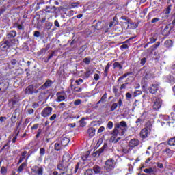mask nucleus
I'll use <instances>...</instances> for the list:
<instances>
[{
    "instance_id": "obj_1",
    "label": "nucleus",
    "mask_w": 175,
    "mask_h": 175,
    "mask_svg": "<svg viewBox=\"0 0 175 175\" xmlns=\"http://www.w3.org/2000/svg\"><path fill=\"white\" fill-rule=\"evenodd\" d=\"M116 166V161L113 159H109L105 161L103 167L104 173H108L107 175H110V172L114 170Z\"/></svg>"
},
{
    "instance_id": "obj_2",
    "label": "nucleus",
    "mask_w": 175,
    "mask_h": 175,
    "mask_svg": "<svg viewBox=\"0 0 175 175\" xmlns=\"http://www.w3.org/2000/svg\"><path fill=\"white\" fill-rule=\"evenodd\" d=\"M16 35L17 32L14 30H12L6 34V36L3 40L8 42L13 46H16V38H16Z\"/></svg>"
},
{
    "instance_id": "obj_3",
    "label": "nucleus",
    "mask_w": 175,
    "mask_h": 175,
    "mask_svg": "<svg viewBox=\"0 0 175 175\" xmlns=\"http://www.w3.org/2000/svg\"><path fill=\"white\" fill-rule=\"evenodd\" d=\"M115 126H116V128H118L121 131L120 136H124L125 135V132L128 131V124L125 121H121L119 123H116Z\"/></svg>"
},
{
    "instance_id": "obj_4",
    "label": "nucleus",
    "mask_w": 175,
    "mask_h": 175,
    "mask_svg": "<svg viewBox=\"0 0 175 175\" xmlns=\"http://www.w3.org/2000/svg\"><path fill=\"white\" fill-rule=\"evenodd\" d=\"M152 102H153L154 110H159L162 106V99L160 98L153 97L152 98Z\"/></svg>"
},
{
    "instance_id": "obj_5",
    "label": "nucleus",
    "mask_w": 175,
    "mask_h": 175,
    "mask_svg": "<svg viewBox=\"0 0 175 175\" xmlns=\"http://www.w3.org/2000/svg\"><path fill=\"white\" fill-rule=\"evenodd\" d=\"M13 46L14 45H12L10 42L3 40V42L0 43V50L1 51H6L7 50H9L10 47H13Z\"/></svg>"
},
{
    "instance_id": "obj_6",
    "label": "nucleus",
    "mask_w": 175,
    "mask_h": 175,
    "mask_svg": "<svg viewBox=\"0 0 175 175\" xmlns=\"http://www.w3.org/2000/svg\"><path fill=\"white\" fill-rule=\"evenodd\" d=\"M68 166H69L68 162L62 160V161L57 165V169L62 171V174H65V172H68Z\"/></svg>"
},
{
    "instance_id": "obj_7",
    "label": "nucleus",
    "mask_w": 175,
    "mask_h": 175,
    "mask_svg": "<svg viewBox=\"0 0 175 175\" xmlns=\"http://www.w3.org/2000/svg\"><path fill=\"white\" fill-rule=\"evenodd\" d=\"M140 144V141L137 138H133L129 140V147H131V150L137 147Z\"/></svg>"
},
{
    "instance_id": "obj_8",
    "label": "nucleus",
    "mask_w": 175,
    "mask_h": 175,
    "mask_svg": "<svg viewBox=\"0 0 175 175\" xmlns=\"http://www.w3.org/2000/svg\"><path fill=\"white\" fill-rule=\"evenodd\" d=\"M53 111V108L51 107H45L41 112V116L42 117H49L51 114V112Z\"/></svg>"
},
{
    "instance_id": "obj_9",
    "label": "nucleus",
    "mask_w": 175,
    "mask_h": 175,
    "mask_svg": "<svg viewBox=\"0 0 175 175\" xmlns=\"http://www.w3.org/2000/svg\"><path fill=\"white\" fill-rule=\"evenodd\" d=\"M159 90V83L152 84L150 88H149V92L150 94H157Z\"/></svg>"
},
{
    "instance_id": "obj_10",
    "label": "nucleus",
    "mask_w": 175,
    "mask_h": 175,
    "mask_svg": "<svg viewBox=\"0 0 175 175\" xmlns=\"http://www.w3.org/2000/svg\"><path fill=\"white\" fill-rule=\"evenodd\" d=\"M107 148V144L105 143L104 145L101 148H100L98 150L96 151L92 154V157H100V154L105 151V149Z\"/></svg>"
},
{
    "instance_id": "obj_11",
    "label": "nucleus",
    "mask_w": 175,
    "mask_h": 175,
    "mask_svg": "<svg viewBox=\"0 0 175 175\" xmlns=\"http://www.w3.org/2000/svg\"><path fill=\"white\" fill-rule=\"evenodd\" d=\"M9 88L8 82H1L0 83V92H6V90Z\"/></svg>"
},
{
    "instance_id": "obj_12",
    "label": "nucleus",
    "mask_w": 175,
    "mask_h": 175,
    "mask_svg": "<svg viewBox=\"0 0 175 175\" xmlns=\"http://www.w3.org/2000/svg\"><path fill=\"white\" fill-rule=\"evenodd\" d=\"M70 142V140L69 139V138L66 137V136L63 135L61 137V144L63 147H66L67 144H69V142Z\"/></svg>"
},
{
    "instance_id": "obj_13",
    "label": "nucleus",
    "mask_w": 175,
    "mask_h": 175,
    "mask_svg": "<svg viewBox=\"0 0 175 175\" xmlns=\"http://www.w3.org/2000/svg\"><path fill=\"white\" fill-rule=\"evenodd\" d=\"M53 85V81L47 79L46 82L40 87L41 90H46V88H49Z\"/></svg>"
},
{
    "instance_id": "obj_14",
    "label": "nucleus",
    "mask_w": 175,
    "mask_h": 175,
    "mask_svg": "<svg viewBox=\"0 0 175 175\" xmlns=\"http://www.w3.org/2000/svg\"><path fill=\"white\" fill-rule=\"evenodd\" d=\"M170 25H166L164 29L162 31L163 36H169L170 35V31H172V28L169 29Z\"/></svg>"
},
{
    "instance_id": "obj_15",
    "label": "nucleus",
    "mask_w": 175,
    "mask_h": 175,
    "mask_svg": "<svg viewBox=\"0 0 175 175\" xmlns=\"http://www.w3.org/2000/svg\"><path fill=\"white\" fill-rule=\"evenodd\" d=\"M93 170L96 174H103L104 171L102 170V168L99 165H94L93 167Z\"/></svg>"
},
{
    "instance_id": "obj_16",
    "label": "nucleus",
    "mask_w": 175,
    "mask_h": 175,
    "mask_svg": "<svg viewBox=\"0 0 175 175\" xmlns=\"http://www.w3.org/2000/svg\"><path fill=\"white\" fill-rule=\"evenodd\" d=\"M148 135V130L146 128L143 129L140 132V137L146 139Z\"/></svg>"
},
{
    "instance_id": "obj_17",
    "label": "nucleus",
    "mask_w": 175,
    "mask_h": 175,
    "mask_svg": "<svg viewBox=\"0 0 175 175\" xmlns=\"http://www.w3.org/2000/svg\"><path fill=\"white\" fill-rule=\"evenodd\" d=\"M44 10L46 13H55V6H46Z\"/></svg>"
},
{
    "instance_id": "obj_18",
    "label": "nucleus",
    "mask_w": 175,
    "mask_h": 175,
    "mask_svg": "<svg viewBox=\"0 0 175 175\" xmlns=\"http://www.w3.org/2000/svg\"><path fill=\"white\" fill-rule=\"evenodd\" d=\"M25 94L28 95H32L33 94V85H30L25 89Z\"/></svg>"
},
{
    "instance_id": "obj_19",
    "label": "nucleus",
    "mask_w": 175,
    "mask_h": 175,
    "mask_svg": "<svg viewBox=\"0 0 175 175\" xmlns=\"http://www.w3.org/2000/svg\"><path fill=\"white\" fill-rule=\"evenodd\" d=\"M72 159V157H70V154L69 153L66 152L62 157V161L64 162H67L68 163L69 161Z\"/></svg>"
},
{
    "instance_id": "obj_20",
    "label": "nucleus",
    "mask_w": 175,
    "mask_h": 175,
    "mask_svg": "<svg viewBox=\"0 0 175 175\" xmlns=\"http://www.w3.org/2000/svg\"><path fill=\"white\" fill-rule=\"evenodd\" d=\"M95 132H96L95 128H93V127H90L88 130V133L90 137H94V136H95Z\"/></svg>"
},
{
    "instance_id": "obj_21",
    "label": "nucleus",
    "mask_w": 175,
    "mask_h": 175,
    "mask_svg": "<svg viewBox=\"0 0 175 175\" xmlns=\"http://www.w3.org/2000/svg\"><path fill=\"white\" fill-rule=\"evenodd\" d=\"M112 135L113 136H121V131H120V129L118 128H117V126L115 125V128L112 131Z\"/></svg>"
},
{
    "instance_id": "obj_22",
    "label": "nucleus",
    "mask_w": 175,
    "mask_h": 175,
    "mask_svg": "<svg viewBox=\"0 0 175 175\" xmlns=\"http://www.w3.org/2000/svg\"><path fill=\"white\" fill-rule=\"evenodd\" d=\"M162 152L163 154H167L168 157H172V155H173L174 152L170 150V148H167L166 149L163 150Z\"/></svg>"
},
{
    "instance_id": "obj_23",
    "label": "nucleus",
    "mask_w": 175,
    "mask_h": 175,
    "mask_svg": "<svg viewBox=\"0 0 175 175\" xmlns=\"http://www.w3.org/2000/svg\"><path fill=\"white\" fill-rule=\"evenodd\" d=\"M57 102H63V100H65V96L62 95V93L59 92L57 93Z\"/></svg>"
},
{
    "instance_id": "obj_24",
    "label": "nucleus",
    "mask_w": 175,
    "mask_h": 175,
    "mask_svg": "<svg viewBox=\"0 0 175 175\" xmlns=\"http://www.w3.org/2000/svg\"><path fill=\"white\" fill-rule=\"evenodd\" d=\"M106 99H107V93H105L103 96L101 97L99 101L96 103V105H99V103H103V102H106Z\"/></svg>"
},
{
    "instance_id": "obj_25",
    "label": "nucleus",
    "mask_w": 175,
    "mask_h": 175,
    "mask_svg": "<svg viewBox=\"0 0 175 175\" xmlns=\"http://www.w3.org/2000/svg\"><path fill=\"white\" fill-rule=\"evenodd\" d=\"M167 80L170 83V84H174L175 77L173 75L167 76Z\"/></svg>"
},
{
    "instance_id": "obj_26",
    "label": "nucleus",
    "mask_w": 175,
    "mask_h": 175,
    "mask_svg": "<svg viewBox=\"0 0 175 175\" xmlns=\"http://www.w3.org/2000/svg\"><path fill=\"white\" fill-rule=\"evenodd\" d=\"M62 144L59 142H57L55 144V151H61V149L62 148Z\"/></svg>"
},
{
    "instance_id": "obj_27",
    "label": "nucleus",
    "mask_w": 175,
    "mask_h": 175,
    "mask_svg": "<svg viewBox=\"0 0 175 175\" xmlns=\"http://www.w3.org/2000/svg\"><path fill=\"white\" fill-rule=\"evenodd\" d=\"M132 151V148L131 147L122 148V152L124 154H129Z\"/></svg>"
},
{
    "instance_id": "obj_28",
    "label": "nucleus",
    "mask_w": 175,
    "mask_h": 175,
    "mask_svg": "<svg viewBox=\"0 0 175 175\" xmlns=\"http://www.w3.org/2000/svg\"><path fill=\"white\" fill-rule=\"evenodd\" d=\"M25 167H27V163H23L18 168V173L23 172Z\"/></svg>"
},
{
    "instance_id": "obj_29",
    "label": "nucleus",
    "mask_w": 175,
    "mask_h": 175,
    "mask_svg": "<svg viewBox=\"0 0 175 175\" xmlns=\"http://www.w3.org/2000/svg\"><path fill=\"white\" fill-rule=\"evenodd\" d=\"M113 68L114 69L121 70L122 69V65H121V64H120L118 62H116L113 63Z\"/></svg>"
},
{
    "instance_id": "obj_30",
    "label": "nucleus",
    "mask_w": 175,
    "mask_h": 175,
    "mask_svg": "<svg viewBox=\"0 0 175 175\" xmlns=\"http://www.w3.org/2000/svg\"><path fill=\"white\" fill-rule=\"evenodd\" d=\"M144 173H148V174H154V169L152 167L146 168L144 170Z\"/></svg>"
},
{
    "instance_id": "obj_31",
    "label": "nucleus",
    "mask_w": 175,
    "mask_h": 175,
    "mask_svg": "<svg viewBox=\"0 0 175 175\" xmlns=\"http://www.w3.org/2000/svg\"><path fill=\"white\" fill-rule=\"evenodd\" d=\"M165 47H172V46H173V41H172L171 40H167L165 42Z\"/></svg>"
},
{
    "instance_id": "obj_32",
    "label": "nucleus",
    "mask_w": 175,
    "mask_h": 175,
    "mask_svg": "<svg viewBox=\"0 0 175 175\" xmlns=\"http://www.w3.org/2000/svg\"><path fill=\"white\" fill-rule=\"evenodd\" d=\"M129 75H131V72H126L122 76L120 77L118 79V83H119V81H122V80H124V79H125V77H127V76H129Z\"/></svg>"
},
{
    "instance_id": "obj_33",
    "label": "nucleus",
    "mask_w": 175,
    "mask_h": 175,
    "mask_svg": "<svg viewBox=\"0 0 175 175\" xmlns=\"http://www.w3.org/2000/svg\"><path fill=\"white\" fill-rule=\"evenodd\" d=\"M144 122V118H143V116H141L138 119H137L135 124H137V126H139V124H143Z\"/></svg>"
},
{
    "instance_id": "obj_34",
    "label": "nucleus",
    "mask_w": 175,
    "mask_h": 175,
    "mask_svg": "<svg viewBox=\"0 0 175 175\" xmlns=\"http://www.w3.org/2000/svg\"><path fill=\"white\" fill-rule=\"evenodd\" d=\"M129 24L131 25V29H136L139 27V23H132L130 21Z\"/></svg>"
},
{
    "instance_id": "obj_35",
    "label": "nucleus",
    "mask_w": 175,
    "mask_h": 175,
    "mask_svg": "<svg viewBox=\"0 0 175 175\" xmlns=\"http://www.w3.org/2000/svg\"><path fill=\"white\" fill-rule=\"evenodd\" d=\"M168 145L169 146H175V137L170 138L168 140Z\"/></svg>"
},
{
    "instance_id": "obj_36",
    "label": "nucleus",
    "mask_w": 175,
    "mask_h": 175,
    "mask_svg": "<svg viewBox=\"0 0 175 175\" xmlns=\"http://www.w3.org/2000/svg\"><path fill=\"white\" fill-rule=\"evenodd\" d=\"M83 91V88L79 87V86H75L73 88L72 92H81Z\"/></svg>"
},
{
    "instance_id": "obj_37",
    "label": "nucleus",
    "mask_w": 175,
    "mask_h": 175,
    "mask_svg": "<svg viewBox=\"0 0 175 175\" xmlns=\"http://www.w3.org/2000/svg\"><path fill=\"white\" fill-rule=\"evenodd\" d=\"M83 62L86 64V65H90V63L91 62V57H88L83 59Z\"/></svg>"
},
{
    "instance_id": "obj_38",
    "label": "nucleus",
    "mask_w": 175,
    "mask_h": 175,
    "mask_svg": "<svg viewBox=\"0 0 175 175\" xmlns=\"http://www.w3.org/2000/svg\"><path fill=\"white\" fill-rule=\"evenodd\" d=\"M149 43L151 44V43H155L157 42V37L155 36H153L152 37H150L149 38Z\"/></svg>"
},
{
    "instance_id": "obj_39",
    "label": "nucleus",
    "mask_w": 175,
    "mask_h": 175,
    "mask_svg": "<svg viewBox=\"0 0 175 175\" xmlns=\"http://www.w3.org/2000/svg\"><path fill=\"white\" fill-rule=\"evenodd\" d=\"M94 172H92V169H88L85 172L84 175H92Z\"/></svg>"
},
{
    "instance_id": "obj_40",
    "label": "nucleus",
    "mask_w": 175,
    "mask_h": 175,
    "mask_svg": "<svg viewBox=\"0 0 175 175\" xmlns=\"http://www.w3.org/2000/svg\"><path fill=\"white\" fill-rule=\"evenodd\" d=\"M117 107H118V104L117 103H113L112 104V105L111 106V111H114V110H116V109H117Z\"/></svg>"
},
{
    "instance_id": "obj_41",
    "label": "nucleus",
    "mask_w": 175,
    "mask_h": 175,
    "mask_svg": "<svg viewBox=\"0 0 175 175\" xmlns=\"http://www.w3.org/2000/svg\"><path fill=\"white\" fill-rule=\"evenodd\" d=\"M91 75H92V71L91 70H87L85 74V77L88 79Z\"/></svg>"
},
{
    "instance_id": "obj_42",
    "label": "nucleus",
    "mask_w": 175,
    "mask_h": 175,
    "mask_svg": "<svg viewBox=\"0 0 175 175\" xmlns=\"http://www.w3.org/2000/svg\"><path fill=\"white\" fill-rule=\"evenodd\" d=\"M46 154V149L44 148H40V155L41 157H43Z\"/></svg>"
},
{
    "instance_id": "obj_43",
    "label": "nucleus",
    "mask_w": 175,
    "mask_h": 175,
    "mask_svg": "<svg viewBox=\"0 0 175 175\" xmlns=\"http://www.w3.org/2000/svg\"><path fill=\"white\" fill-rule=\"evenodd\" d=\"M121 18L122 20H124L125 21H126V24H129V23H131V19L125 16H121Z\"/></svg>"
},
{
    "instance_id": "obj_44",
    "label": "nucleus",
    "mask_w": 175,
    "mask_h": 175,
    "mask_svg": "<svg viewBox=\"0 0 175 175\" xmlns=\"http://www.w3.org/2000/svg\"><path fill=\"white\" fill-rule=\"evenodd\" d=\"M16 111H17L16 109L14 111V113H13L14 116H12L11 117V121H12V122H16V114H17V112H16Z\"/></svg>"
},
{
    "instance_id": "obj_45",
    "label": "nucleus",
    "mask_w": 175,
    "mask_h": 175,
    "mask_svg": "<svg viewBox=\"0 0 175 175\" xmlns=\"http://www.w3.org/2000/svg\"><path fill=\"white\" fill-rule=\"evenodd\" d=\"M160 44H161V42H157V44L152 46V50H157V49H158V47H159Z\"/></svg>"
},
{
    "instance_id": "obj_46",
    "label": "nucleus",
    "mask_w": 175,
    "mask_h": 175,
    "mask_svg": "<svg viewBox=\"0 0 175 175\" xmlns=\"http://www.w3.org/2000/svg\"><path fill=\"white\" fill-rule=\"evenodd\" d=\"M37 174L38 175H43V167H41L37 170Z\"/></svg>"
},
{
    "instance_id": "obj_47",
    "label": "nucleus",
    "mask_w": 175,
    "mask_h": 175,
    "mask_svg": "<svg viewBox=\"0 0 175 175\" xmlns=\"http://www.w3.org/2000/svg\"><path fill=\"white\" fill-rule=\"evenodd\" d=\"M74 105H75V106H79V105H81V99L75 100L74 101Z\"/></svg>"
},
{
    "instance_id": "obj_48",
    "label": "nucleus",
    "mask_w": 175,
    "mask_h": 175,
    "mask_svg": "<svg viewBox=\"0 0 175 175\" xmlns=\"http://www.w3.org/2000/svg\"><path fill=\"white\" fill-rule=\"evenodd\" d=\"M129 83L128 82H126V83L122 84V85L120 86V90H125L126 88V86L129 85Z\"/></svg>"
},
{
    "instance_id": "obj_49",
    "label": "nucleus",
    "mask_w": 175,
    "mask_h": 175,
    "mask_svg": "<svg viewBox=\"0 0 175 175\" xmlns=\"http://www.w3.org/2000/svg\"><path fill=\"white\" fill-rule=\"evenodd\" d=\"M47 51V49H45L44 48H42L40 51H39V55H43L46 54V52Z\"/></svg>"
},
{
    "instance_id": "obj_50",
    "label": "nucleus",
    "mask_w": 175,
    "mask_h": 175,
    "mask_svg": "<svg viewBox=\"0 0 175 175\" xmlns=\"http://www.w3.org/2000/svg\"><path fill=\"white\" fill-rule=\"evenodd\" d=\"M87 50V45H83L79 49L80 53H84Z\"/></svg>"
},
{
    "instance_id": "obj_51",
    "label": "nucleus",
    "mask_w": 175,
    "mask_h": 175,
    "mask_svg": "<svg viewBox=\"0 0 175 175\" xmlns=\"http://www.w3.org/2000/svg\"><path fill=\"white\" fill-rule=\"evenodd\" d=\"M80 126L84 127L86 125V123L84 122V118H83L80 121Z\"/></svg>"
},
{
    "instance_id": "obj_52",
    "label": "nucleus",
    "mask_w": 175,
    "mask_h": 175,
    "mask_svg": "<svg viewBox=\"0 0 175 175\" xmlns=\"http://www.w3.org/2000/svg\"><path fill=\"white\" fill-rule=\"evenodd\" d=\"M27 154V150L22 152L21 157L20 158L23 159V160L25 159V157H26Z\"/></svg>"
},
{
    "instance_id": "obj_53",
    "label": "nucleus",
    "mask_w": 175,
    "mask_h": 175,
    "mask_svg": "<svg viewBox=\"0 0 175 175\" xmlns=\"http://www.w3.org/2000/svg\"><path fill=\"white\" fill-rule=\"evenodd\" d=\"M51 27H53V23L48 22L46 23V27L47 28V29H50Z\"/></svg>"
},
{
    "instance_id": "obj_54",
    "label": "nucleus",
    "mask_w": 175,
    "mask_h": 175,
    "mask_svg": "<svg viewBox=\"0 0 175 175\" xmlns=\"http://www.w3.org/2000/svg\"><path fill=\"white\" fill-rule=\"evenodd\" d=\"M83 81H84L83 80V79L79 78V79L75 81V83H76L77 85H80V83H83Z\"/></svg>"
},
{
    "instance_id": "obj_55",
    "label": "nucleus",
    "mask_w": 175,
    "mask_h": 175,
    "mask_svg": "<svg viewBox=\"0 0 175 175\" xmlns=\"http://www.w3.org/2000/svg\"><path fill=\"white\" fill-rule=\"evenodd\" d=\"M170 10H172V5H168L165 10V14H169L170 13Z\"/></svg>"
},
{
    "instance_id": "obj_56",
    "label": "nucleus",
    "mask_w": 175,
    "mask_h": 175,
    "mask_svg": "<svg viewBox=\"0 0 175 175\" xmlns=\"http://www.w3.org/2000/svg\"><path fill=\"white\" fill-rule=\"evenodd\" d=\"M16 27L19 31H23L24 29V26L23 25L16 24Z\"/></svg>"
},
{
    "instance_id": "obj_57",
    "label": "nucleus",
    "mask_w": 175,
    "mask_h": 175,
    "mask_svg": "<svg viewBox=\"0 0 175 175\" xmlns=\"http://www.w3.org/2000/svg\"><path fill=\"white\" fill-rule=\"evenodd\" d=\"M79 167H80V163H77L75 165V168L74 170V173H77V170H79Z\"/></svg>"
},
{
    "instance_id": "obj_58",
    "label": "nucleus",
    "mask_w": 175,
    "mask_h": 175,
    "mask_svg": "<svg viewBox=\"0 0 175 175\" xmlns=\"http://www.w3.org/2000/svg\"><path fill=\"white\" fill-rule=\"evenodd\" d=\"M146 62H147V58H146V57L142 58L140 61V64L142 66L146 64Z\"/></svg>"
},
{
    "instance_id": "obj_59",
    "label": "nucleus",
    "mask_w": 175,
    "mask_h": 175,
    "mask_svg": "<svg viewBox=\"0 0 175 175\" xmlns=\"http://www.w3.org/2000/svg\"><path fill=\"white\" fill-rule=\"evenodd\" d=\"M107 128H109V129H113V122L109 121L107 124Z\"/></svg>"
},
{
    "instance_id": "obj_60",
    "label": "nucleus",
    "mask_w": 175,
    "mask_h": 175,
    "mask_svg": "<svg viewBox=\"0 0 175 175\" xmlns=\"http://www.w3.org/2000/svg\"><path fill=\"white\" fill-rule=\"evenodd\" d=\"M142 92L140 90H137L134 92V96L136 97L137 95H142Z\"/></svg>"
},
{
    "instance_id": "obj_61",
    "label": "nucleus",
    "mask_w": 175,
    "mask_h": 175,
    "mask_svg": "<svg viewBox=\"0 0 175 175\" xmlns=\"http://www.w3.org/2000/svg\"><path fill=\"white\" fill-rule=\"evenodd\" d=\"M55 118H57V114L55 113L49 118V120L50 121H54Z\"/></svg>"
},
{
    "instance_id": "obj_62",
    "label": "nucleus",
    "mask_w": 175,
    "mask_h": 175,
    "mask_svg": "<svg viewBox=\"0 0 175 175\" xmlns=\"http://www.w3.org/2000/svg\"><path fill=\"white\" fill-rule=\"evenodd\" d=\"M6 172H8V170H6V168L4 166H3L1 169V173L2 174H4L5 173H6Z\"/></svg>"
},
{
    "instance_id": "obj_63",
    "label": "nucleus",
    "mask_w": 175,
    "mask_h": 175,
    "mask_svg": "<svg viewBox=\"0 0 175 175\" xmlns=\"http://www.w3.org/2000/svg\"><path fill=\"white\" fill-rule=\"evenodd\" d=\"M126 98L127 100H129L131 99V98H132V94H131V93H129V92L126 93Z\"/></svg>"
},
{
    "instance_id": "obj_64",
    "label": "nucleus",
    "mask_w": 175,
    "mask_h": 175,
    "mask_svg": "<svg viewBox=\"0 0 175 175\" xmlns=\"http://www.w3.org/2000/svg\"><path fill=\"white\" fill-rule=\"evenodd\" d=\"M71 6H72V8H77V6H79V3H77V2L72 3Z\"/></svg>"
}]
</instances>
